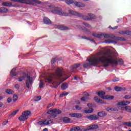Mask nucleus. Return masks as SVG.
Returning <instances> with one entry per match:
<instances>
[{
  "instance_id": "1",
  "label": "nucleus",
  "mask_w": 131,
  "mask_h": 131,
  "mask_svg": "<svg viewBox=\"0 0 131 131\" xmlns=\"http://www.w3.org/2000/svg\"><path fill=\"white\" fill-rule=\"evenodd\" d=\"M99 56L97 57H94L93 58L86 60L89 62L84 63L83 65V68H88L91 66H96L100 63V62L102 63L103 67H108L109 64H117V61H115L111 55H110V58H107L105 56V54H102V52H99Z\"/></svg>"
},
{
  "instance_id": "2",
  "label": "nucleus",
  "mask_w": 131,
  "mask_h": 131,
  "mask_svg": "<svg viewBox=\"0 0 131 131\" xmlns=\"http://www.w3.org/2000/svg\"><path fill=\"white\" fill-rule=\"evenodd\" d=\"M49 7L50 8L52 13L60 15V16H77V17H81L86 21L95 20V19H96L97 18L96 15L93 13H89L87 14V15H83L82 13H80L73 10H69V13H67L64 12L62 9L60 8H55V7L52 5H50Z\"/></svg>"
},
{
  "instance_id": "3",
  "label": "nucleus",
  "mask_w": 131,
  "mask_h": 131,
  "mask_svg": "<svg viewBox=\"0 0 131 131\" xmlns=\"http://www.w3.org/2000/svg\"><path fill=\"white\" fill-rule=\"evenodd\" d=\"M63 70L59 68H57L55 73H50L46 77L42 76L45 80V82L52 83V81L54 79H58L63 75Z\"/></svg>"
},
{
  "instance_id": "4",
  "label": "nucleus",
  "mask_w": 131,
  "mask_h": 131,
  "mask_svg": "<svg viewBox=\"0 0 131 131\" xmlns=\"http://www.w3.org/2000/svg\"><path fill=\"white\" fill-rule=\"evenodd\" d=\"M11 2L14 3H19L20 4H26L27 5H34V4H38L40 5L41 2L38 0H10Z\"/></svg>"
},
{
  "instance_id": "5",
  "label": "nucleus",
  "mask_w": 131,
  "mask_h": 131,
  "mask_svg": "<svg viewBox=\"0 0 131 131\" xmlns=\"http://www.w3.org/2000/svg\"><path fill=\"white\" fill-rule=\"evenodd\" d=\"M61 113H62V111L59 109L50 110L47 112V114H49L48 117L49 119L55 118V117H57L56 114H61Z\"/></svg>"
},
{
  "instance_id": "6",
  "label": "nucleus",
  "mask_w": 131,
  "mask_h": 131,
  "mask_svg": "<svg viewBox=\"0 0 131 131\" xmlns=\"http://www.w3.org/2000/svg\"><path fill=\"white\" fill-rule=\"evenodd\" d=\"M30 114H31L30 111H25L22 113L18 119L20 121H25V120L28 119V116H30Z\"/></svg>"
},
{
  "instance_id": "7",
  "label": "nucleus",
  "mask_w": 131,
  "mask_h": 131,
  "mask_svg": "<svg viewBox=\"0 0 131 131\" xmlns=\"http://www.w3.org/2000/svg\"><path fill=\"white\" fill-rule=\"evenodd\" d=\"M30 76V73H28L26 75L27 79L26 80V84L27 89H29L31 86H32V83H33V77Z\"/></svg>"
},
{
  "instance_id": "8",
  "label": "nucleus",
  "mask_w": 131,
  "mask_h": 131,
  "mask_svg": "<svg viewBox=\"0 0 131 131\" xmlns=\"http://www.w3.org/2000/svg\"><path fill=\"white\" fill-rule=\"evenodd\" d=\"M93 36H94V37H96L97 38H103V37H104V38H110V34H96V33H93L92 34Z\"/></svg>"
},
{
  "instance_id": "9",
  "label": "nucleus",
  "mask_w": 131,
  "mask_h": 131,
  "mask_svg": "<svg viewBox=\"0 0 131 131\" xmlns=\"http://www.w3.org/2000/svg\"><path fill=\"white\" fill-rule=\"evenodd\" d=\"M84 96L82 98H81V101L82 102H86L89 100L88 97H90V94L88 93L84 92Z\"/></svg>"
},
{
  "instance_id": "10",
  "label": "nucleus",
  "mask_w": 131,
  "mask_h": 131,
  "mask_svg": "<svg viewBox=\"0 0 131 131\" xmlns=\"http://www.w3.org/2000/svg\"><path fill=\"white\" fill-rule=\"evenodd\" d=\"M84 96L82 98H81V101L82 102H86L89 100L88 97H90V94L88 93L84 92Z\"/></svg>"
},
{
  "instance_id": "11",
  "label": "nucleus",
  "mask_w": 131,
  "mask_h": 131,
  "mask_svg": "<svg viewBox=\"0 0 131 131\" xmlns=\"http://www.w3.org/2000/svg\"><path fill=\"white\" fill-rule=\"evenodd\" d=\"M74 4L76 7H78V8H84V7H85V4L81 2H77L76 1H75Z\"/></svg>"
},
{
  "instance_id": "12",
  "label": "nucleus",
  "mask_w": 131,
  "mask_h": 131,
  "mask_svg": "<svg viewBox=\"0 0 131 131\" xmlns=\"http://www.w3.org/2000/svg\"><path fill=\"white\" fill-rule=\"evenodd\" d=\"M87 118L90 120H97V119H99V117L97 116V115L95 114L87 117Z\"/></svg>"
},
{
  "instance_id": "13",
  "label": "nucleus",
  "mask_w": 131,
  "mask_h": 131,
  "mask_svg": "<svg viewBox=\"0 0 131 131\" xmlns=\"http://www.w3.org/2000/svg\"><path fill=\"white\" fill-rule=\"evenodd\" d=\"M70 116H71V117H76L77 118H79V117H81L82 115L81 114L79 113H73L70 114Z\"/></svg>"
},
{
  "instance_id": "14",
  "label": "nucleus",
  "mask_w": 131,
  "mask_h": 131,
  "mask_svg": "<svg viewBox=\"0 0 131 131\" xmlns=\"http://www.w3.org/2000/svg\"><path fill=\"white\" fill-rule=\"evenodd\" d=\"M129 101L127 100L123 101L122 102H120L118 103V105L120 106H126V105H128L129 104Z\"/></svg>"
},
{
  "instance_id": "15",
  "label": "nucleus",
  "mask_w": 131,
  "mask_h": 131,
  "mask_svg": "<svg viewBox=\"0 0 131 131\" xmlns=\"http://www.w3.org/2000/svg\"><path fill=\"white\" fill-rule=\"evenodd\" d=\"M118 33L119 34H122V35H131V31H120L118 32Z\"/></svg>"
},
{
  "instance_id": "16",
  "label": "nucleus",
  "mask_w": 131,
  "mask_h": 131,
  "mask_svg": "<svg viewBox=\"0 0 131 131\" xmlns=\"http://www.w3.org/2000/svg\"><path fill=\"white\" fill-rule=\"evenodd\" d=\"M57 28L60 29V30H68L69 29V28L63 25H58L57 26Z\"/></svg>"
},
{
  "instance_id": "17",
  "label": "nucleus",
  "mask_w": 131,
  "mask_h": 131,
  "mask_svg": "<svg viewBox=\"0 0 131 131\" xmlns=\"http://www.w3.org/2000/svg\"><path fill=\"white\" fill-rule=\"evenodd\" d=\"M8 9L5 7L0 8L1 14H7L8 13Z\"/></svg>"
},
{
  "instance_id": "18",
  "label": "nucleus",
  "mask_w": 131,
  "mask_h": 131,
  "mask_svg": "<svg viewBox=\"0 0 131 131\" xmlns=\"http://www.w3.org/2000/svg\"><path fill=\"white\" fill-rule=\"evenodd\" d=\"M43 21L45 24H47L48 25H49V24H52V21H51V19L48 17H44Z\"/></svg>"
},
{
  "instance_id": "19",
  "label": "nucleus",
  "mask_w": 131,
  "mask_h": 131,
  "mask_svg": "<svg viewBox=\"0 0 131 131\" xmlns=\"http://www.w3.org/2000/svg\"><path fill=\"white\" fill-rule=\"evenodd\" d=\"M105 43H117V41L115 40H111L110 39H107L104 40Z\"/></svg>"
},
{
  "instance_id": "20",
  "label": "nucleus",
  "mask_w": 131,
  "mask_h": 131,
  "mask_svg": "<svg viewBox=\"0 0 131 131\" xmlns=\"http://www.w3.org/2000/svg\"><path fill=\"white\" fill-rule=\"evenodd\" d=\"M94 101L96 103H99V104H104V101L101 99L98 98V97H94Z\"/></svg>"
},
{
  "instance_id": "21",
  "label": "nucleus",
  "mask_w": 131,
  "mask_h": 131,
  "mask_svg": "<svg viewBox=\"0 0 131 131\" xmlns=\"http://www.w3.org/2000/svg\"><path fill=\"white\" fill-rule=\"evenodd\" d=\"M101 99H105L106 100H113L114 96L106 95L105 96L101 97Z\"/></svg>"
},
{
  "instance_id": "22",
  "label": "nucleus",
  "mask_w": 131,
  "mask_h": 131,
  "mask_svg": "<svg viewBox=\"0 0 131 131\" xmlns=\"http://www.w3.org/2000/svg\"><path fill=\"white\" fill-rule=\"evenodd\" d=\"M97 115L99 117H104V116H106V115H107V114H106L104 111H102L98 113Z\"/></svg>"
},
{
  "instance_id": "23",
  "label": "nucleus",
  "mask_w": 131,
  "mask_h": 131,
  "mask_svg": "<svg viewBox=\"0 0 131 131\" xmlns=\"http://www.w3.org/2000/svg\"><path fill=\"white\" fill-rule=\"evenodd\" d=\"M10 75L11 76H17V73H16V69L13 68L10 71Z\"/></svg>"
},
{
  "instance_id": "24",
  "label": "nucleus",
  "mask_w": 131,
  "mask_h": 131,
  "mask_svg": "<svg viewBox=\"0 0 131 131\" xmlns=\"http://www.w3.org/2000/svg\"><path fill=\"white\" fill-rule=\"evenodd\" d=\"M43 122H44V125H49V124H51V123H52L53 121H52V120H45L44 121H43Z\"/></svg>"
},
{
  "instance_id": "25",
  "label": "nucleus",
  "mask_w": 131,
  "mask_h": 131,
  "mask_svg": "<svg viewBox=\"0 0 131 131\" xmlns=\"http://www.w3.org/2000/svg\"><path fill=\"white\" fill-rule=\"evenodd\" d=\"M99 126L98 125H93L92 126H90L88 129H87V130H90L91 129H97V128H98Z\"/></svg>"
},
{
  "instance_id": "26",
  "label": "nucleus",
  "mask_w": 131,
  "mask_h": 131,
  "mask_svg": "<svg viewBox=\"0 0 131 131\" xmlns=\"http://www.w3.org/2000/svg\"><path fill=\"white\" fill-rule=\"evenodd\" d=\"M67 89H68V83H64L61 86V89L62 90V91H64Z\"/></svg>"
},
{
  "instance_id": "27",
  "label": "nucleus",
  "mask_w": 131,
  "mask_h": 131,
  "mask_svg": "<svg viewBox=\"0 0 131 131\" xmlns=\"http://www.w3.org/2000/svg\"><path fill=\"white\" fill-rule=\"evenodd\" d=\"M84 113H86V114H90L94 112V109H93V108H89V110H85L84 111Z\"/></svg>"
},
{
  "instance_id": "28",
  "label": "nucleus",
  "mask_w": 131,
  "mask_h": 131,
  "mask_svg": "<svg viewBox=\"0 0 131 131\" xmlns=\"http://www.w3.org/2000/svg\"><path fill=\"white\" fill-rule=\"evenodd\" d=\"M12 5L13 4L12 3L9 2H4L2 3V6H4V7H11Z\"/></svg>"
},
{
  "instance_id": "29",
  "label": "nucleus",
  "mask_w": 131,
  "mask_h": 131,
  "mask_svg": "<svg viewBox=\"0 0 131 131\" xmlns=\"http://www.w3.org/2000/svg\"><path fill=\"white\" fill-rule=\"evenodd\" d=\"M61 83H62V82H58L57 81H54L52 83V84H55V85L53 86V88L54 89H57V88H58V86H59V84H61Z\"/></svg>"
},
{
  "instance_id": "30",
  "label": "nucleus",
  "mask_w": 131,
  "mask_h": 131,
  "mask_svg": "<svg viewBox=\"0 0 131 131\" xmlns=\"http://www.w3.org/2000/svg\"><path fill=\"white\" fill-rule=\"evenodd\" d=\"M97 95L99 96V97H100V98H102L101 97H104L105 96V93L104 91H99L97 93Z\"/></svg>"
},
{
  "instance_id": "31",
  "label": "nucleus",
  "mask_w": 131,
  "mask_h": 131,
  "mask_svg": "<svg viewBox=\"0 0 131 131\" xmlns=\"http://www.w3.org/2000/svg\"><path fill=\"white\" fill-rule=\"evenodd\" d=\"M26 78V75L22 76L19 77L18 78H17V80L19 82H21L23 81V80H24Z\"/></svg>"
},
{
  "instance_id": "32",
  "label": "nucleus",
  "mask_w": 131,
  "mask_h": 131,
  "mask_svg": "<svg viewBox=\"0 0 131 131\" xmlns=\"http://www.w3.org/2000/svg\"><path fill=\"white\" fill-rule=\"evenodd\" d=\"M62 120L65 123H69V122H70V118L68 117L63 118Z\"/></svg>"
},
{
  "instance_id": "33",
  "label": "nucleus",
  "mask_w": 131,
  "mask_h": 131,
  "mask_svg": "<svg viewBox=\"0 0 131 131\" xmlns=\"http://www.w3.org/2000/svg\"><path fill=\"white\" fill-rule=\"evenodd\" d=\"M115 90L116 91V92H121L122 91H123V89L121 87L117 86L115 87Z\"/></svg>"
},
{
  "instance_id": "34",
  "label": "nucleus",
  "mask_w": 131,
  "mask_h": 131,
  "mask_svg": "<svg viewBox=\"0 0 131 131\" xmlns=\"http://www.w3.org/2000/svg\"><path fill=\"white\" fill-rule=\"evenodd\" d=\"M115 39H116V40H119L121 41H124V40H125V38H124L123 37H116V38H115Z\"/></svg>"
},
{
  "instance_id": "35",
  "label": "nucleus",
  "mask_w": 131,
  "mask_h": 131,
  "mask_svg": "<svg viewBox=\"0 0 131 131\" xmlns=\"http://www.w3.org/2000/svg\"><path fill=\"white\" fill-rule=\"evenodd\" d=\"M6 93L8 94V95H12L14 93V91L11 89H7L6 91Z\"/></svg>"
},
{
  "instance_id": "36",
  "label": "nucleus",
  "mask_w": 131,
  "mask_h": 131,
  "mask_svg": "<svg viewBox=\"0 0 131 131\" xmlns=\"http://www.w3.org/2000/svg\"><path fill=\"white\" fill-rule=\"evenodd\" d=\"M65 2L68 5H71L72 4H74L75 1L73 0H66Z\"/></svg>"
},
{
  "instance_id": "37",
  "label": "nucleus",
  "mask_w": 131,
  "mask_h": 131,
  "mask_svg": "<svg viewBox=\"0 0 131 131\" xmlns=\"http://www.w3.org/2000/svg\"><path fill=\"white\" fill-rule=\"evenodd\" d=\"M78 130H80V128L78 126L74 127L72 128V129H71V131H78Z\"/></svg>"
},
{
  "instance_id": "38",
  "label": "nucleus",
  "mask_w": 131,
  "mask_h": 131,
  "mask_svg": "<svg viewBox=\"0 0 131 131\" xmlns=\"http://www.w3.org/2000/svg\"><path fill=\"white\" fill-rule=\"evenodd\" d=\"M18 111H19V110H16L14 112H13V113L9 116L10 117H13V116H14V115H16V114H17Z\"/></svg>"
},
{
  "instance_id": "39",
  "label": "nucleus",
  "mask_w": 131,
  "mask_h": 131,
  "mask_svg": "<svg viewBox=\"0 0 131 131\" xmlns=\"http://www.w3.org/2000/svg\"><path fill=\"white\" fill-rule=\"evenodd\" d=\"M43 80H42V79L40 80V83L39 85V88L40 89H42V88L43 87Z\"/></svg>"
},
{
  "instance_id": "40",
  "label": "nucleus",
  "mask_w": 131,
  "mask_h": 131,
  "mask_svg": "<svg viewBox=\"0 0 131 131\" xmlns=\"http://www.w3.org/2000/svg\"><path fill=\"white\" fill-rule=\"evenodd\" d=\"M125 111H127V112H131V107L129 106H126L125 107H124Z\"/></svg>"
},
{
  "instance_id": "41",
  "label": "nucleus",
  "mask_w": 131,
  "mask_h": 131,
  "mask_svg": "<svg viewBox=\"0 0 131 131\" xmlns=\"http://www.w3.org/2000/svg\"><path fill=\"white\" fill-rule=\"evenodd\" d=\"M40 99H41V96H37L34 98V101L35 102H37L38 101H40Z\"/></svg>"
},
{
  "instance_id": "42",
  "label": "nucleus",
  "mask_w": 131,
  "mask_h": 131,
  "mask_svg": "<svg viewBox=\"0 0 131 131\" xmlns=\"http://www.w3.org/2000/svg\"><path fill=\"white\" fill-rule=\"evenodd\" d=\"M18 100V95H14L13 97V102H16Z\"/></svg>"
},
{
  "instance_id": "43",
  "label": "nucleus",
  "mask_w": 131,
  "mask_h": 131,
  "mask_svg": "<svg viewBox=\"0 0 131 131\" xmlns=\"http://www.w3.org/2000/svg\"><path fill=\"white\" fill-rule=\"evenodd\" d=\"M80 66V63H77L73 66V69H77Z\"/></svg>"
},
{
  "instance_id": "44",
  "label": "nucleus",
  "mask_w": 131,
  "mask_h": 131,
  "mask_svg": "<svg viewBox=\"0 0 131 131\" xmlns=\"http://www.w3.org/2000/svg\"><path fill=\"white\" fill-rule=\"evenodd\" d=\"M56 61H57V58H52L51 60L52 65H53V64H55V63H56Z\"/></svg>"
},
{
  "instance_id": "45",
  "label": "nucleus",
  "mask_w": 131,
  "mask_h": 131,
  "mask_svg": "<svg viewBox=\"0 0 131 131\" xmlns=\"http://www.w3.org/2000/svg\"><path fill=\"white\" fill-rule=\"evenodd\" d=\"M107 111H109V110H111V111H118V110H117V108H109V107H107Z\"/></svg>"
},
{
  "instance_id": "46",
  "label": "nucleus",
  "mask_w": 131,
  "mask_h": 131,
  "mask_svg": "<svg viewBox=\"0 0 131 131\" xmlns=\"http://www.w3.org/2000/svg\"><path fill=\"white\" fill-rule=\"evenodd\" d=\"M123 125H126L127 126H131V122H124Z\"/></svg>"
},
{
  "instance_id": "47",
  "label": "nucleus",
  "mask_w": 131,
  "mask_h": 131,
  "mask_svg": "<svg viewBox=\"0 0 131 131\" xmlns=\"http://www.w3.org/2000/svg\"><path fill=\"white\" fill-rule=\"evenodd\" d=\"M124 98L126 99V100H129V99H130L131 98V95H125Z\"/></svg>"
},
{
  "instance_id": "48",
  "label": "nucleus",
  "mask_w": 131,
  "mask_h": 131,
  "mask_svg": "<svg viewBox=\"0 0 131 131\" xmlns=\"http://www.w3.org/2000/svg\"><path fill=\"white\" fill-rule=\"evenodd\" d=\"M112 81H113L114 82H116L117 81H119V78H118L117 77H115L113 79Z\"/></svg>"
},
{
  "instance_id": "49",
  "label": "nucleus",
  "mask_w": 131,
  "mask_h": 131,
  "mask_svg": "<svg viewBox=\"0 0 131 131\" xmlns=\"http://www.w3.org/2000/svg\"><path fill=\"white\" fill-rule=\"evenodd\" d=\"M110 38H116V36L113 34H110Z\"/></svg>"
},
{
  "instance_id": "50",
  "label": "nucleus",
  "mask_w": 131,
  "mask_h": 131,
  "mask_svg": "<svg viewBox=\"0 0 131 131\" xmlns=\"http://www.w3.org/2000/svg\"><path fill=\"white\" fill-rule=\"evenodd\" d=\"M75 108L77 110H81V107L78 106V105H76L75 106Z\"/></svg>"
},
{
  "instance_id": "51",
  "label": "nucleus",
  "mask_w": 131,
  "mask_h": 131,
  "mask_svg": "<svg viewBox=\"0 0 131 131\" xmlns=\"http://www.w3.org/2000/svg\"><path fill=\"white\" fill-rule=\"evenodd\" d=\"M43 123V121H39V122H37V124H39V125H42Z\"/></svg>"
},
{
  "instance_id": "52",
  "label": "nucleus",
  "mask_w": 131,
  "mask_h": 131,
  "mask_svg": "<svg viewBox=\"0 0 131 131\" xmlns=\"http://www.w3.org/2000/svg\"><path fill=\"white\" fill-rule=\"evenodd\" d=\"M87 106H89V109H91V108H93V104L92 103H88L87 104Z\"/></svg>"
},
{
  "instance_id": "53",
  "label": "nucleus",
  "mask_w": 131,
  "mask_h": 131,
  "mask_svg": "<svg viewBox=\"0 0 131 131\" xmlns=\"http://www.w3.org/2000/svg\"><path fill=\"white\" fill-rule=\"evenodd\" d=\"M81 29H82V30H84L85 31H89V30L85 29V27L83 26L81 27Z\"/></svg>"
},
{
  "instance_id": "54",
  "label": "nucleus",
  "mask_w": 131,
  "mask_h": 131,
  "mask_svg": "<svg viewBox=\"0 0 131 131\" xmlns=\"http://www.w3.org/2000/svg\"><path fill=\"white\" fill-rule=\"evenodd\" d=\"M83 25H84L85 26H86V27H90V24H88V23H83Z\"/></svg>"
},
{
  "instance_id": "55",
  "label": "nucleus",
  "mask_w": 131,
  "mask_h": 131,
  "mask_svg": "<svg viewBox=\"0 0 131 131\" xmlns=\"http://www.w3.org/2000/svg\"><path fill=\"white\" fill-rule=\"evenodd\" d=\"M15 89H16V90H19V89L20 88V85L18 84H16L15 85Z\"/></svg>"
},
{
  "instance_id": "56",
  "label": "nucleus",
  "mask_w": 131,
  "mask_h": 131,
  "mask_svg": "<svg viewBox=\"0 0 131 131\" xmlns=\"http://www.w3.org/2000/svg\"><path fill=\"white\" fill-rule=\"evenodd\" d=\"M118 62H119L120 63H121V64H123V60H122V59L120 58L118 60Z\"/></svg>"
},
{
  "instance_id": "57",
  "label": "nucleus",
  "mask_w": 131,
  "mask_h": 131,
  "mask_svg": "<svg viewBox=\"0 0 131 131\" xmlns=\"http://www.w3.org/2000/svg\"><path fill=\"white\" fill-rule=\"evenodd\" d=\"M8 123V121H5L4 122H3L2 124L3 125H6Z\"/></svg>"
},
{
  "instance_id": "58",
  "label": "nucleus",
  "mask_w": 131,
  "mask_h": 131,
  "mask_svg": "<svg viewBox=\"0 0 131 131\" xmlns=\"http://www.w3.org/2000/svg\"><path fill=\"white\" fill-rule=\"evenodd\" d=\"M7 102H8V103H11V102H12V99H11L10 98H8Z\"/></svg>"
},
{
  "instance_id": "59",
  "label": "nucleus",
  "mask_w": 131,
  "mask_h": 131,
  "mask_svg": "<svg viewBox=\"0 0 131 131\" xmlns=\"http://www.w3.org/2000/svg\"><path fill=\"white\" fill-rule=\"evenodd\" d=\"M117 28H118V26H115L114 28H112V29L113 30H115V29H117Z\"/></svg>"
},
{
  "instance_id": "60",
  "label": "nucleus",
  "mask_w": 131,
  "mask_h": 131,
  "mask_svg": "<svg viewBox=\"0 0 131 131\" xmlns=\"http://www.w3.org/2000/svg\"><path fill=\"white\" fill-rule=\"evenodd\" d=\"M53 106V104H52L51 103L49 104L47 107V108H51Z\"/></svg>"
},
{
  "instance_id": "61",
  "label": "nucleus",
  "mask_w": 131,
  "mask_h": 131,
  "mask_svg": "<svg viewBox=\"0 0 131 131\" xmlns=\"http://www.w3.org/2000/svg\"><path fill=\"white\" fill-rule=\"evenodd\" d=\"M62 96H67V95H68V93H65L64 92H62Z\"/></svg>"
},
{
  "instance_id": "62",
  "label": "nucleus",
  "mask_w": 131,
  "mask_h": 131,
  "mask_svg": "<svg viewBox=\"0 0 131 131\" xmlns=\"http://www.w3.org/2000/svg\"><path fill=\"white\" fill-rule=\"evenodd\" d=\"M74 80H78V78H77V77L75 76L74 77Z\"/></svg>"
},
{
  "instance_id": "63",
  "label": "nucleus",
  "mask_w": 131,
  "mask_h": 131,
  "mask_svg": "<svg viewBox=\"0 0 131 131\" xmlns=\"http://www.w3.org/2000/svg\"><path fill=\"white\" fill-rule=\"evenodd\" d=\"M107 89L108 90V91H112V89H111V88L110 87L107 88Z\"/></svg>"
},
{
  "instance_id": "64",
  "label": "nucleus",
  "mask_w": 131,
  "mask_h": 131,
  "mask_svg": "<svg viewBox=\"0 0 131 131\" xmlns=\"http://www.w3.org/2000/svg\"><path fill=\"white\" fill-rule=\"evenodd\" d=\"M43 131H48V128H45L43 129Z\"/></svg>"
}]
</instances>
